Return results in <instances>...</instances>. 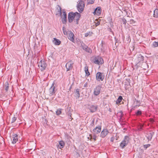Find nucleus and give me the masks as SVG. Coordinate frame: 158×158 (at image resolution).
Wrapping results in <instances>:
<instances>
[{
	"mask_svg": "<svg viewBox=\"0 0 158 158\" xmlns=\"http://www.w3.org/2000/svg\"><path fill=\"white\" fill-rule=\"evenodd\" d=\"M81 14L80 13L75 12V13L73 12H70V23L72 22L73 21L76 23V24H78V21L81 17Z\"/></svg>",
	"mask_w": 158,
	"mask_h": 158,
	"instance_id": "obj_1",
	"label": "nucleus"
},
{
	"mask_svg": "<svg viewBox=\"0 0 158 158\" xmlns=\"http://www.w3.org/2000/svg\"><path fill=\"white\" fill-rule=\"evenodd\" d=\"M78 11L81 13L84 10L85 4L84 1L82 0L78 1L77 6Z\"/></svg>",
	"mask_w": 158,
	"mask_h": 158,
	"instance_id": "obj_2",
	"label": "nucleus"
},
{
	"mask_svg": "<svg viewBox=\"0 0 158 158\" xmlns=\"http://www.w3.org/2000/svg\"><path fill=\"white\" fill-rule=\"evenodd\" d=\"M130 138L127 136H125L124 138V139L121 142L120 144V146L122 148H123L126 147L129 143Z\"/></svg>",
	"mask_w": 158,
	"mask_h": 158,
	"instance_id": "obj_3",
	"label": "nucleus"
},
{
	"mask_svg": "<svg viewBox=\"0 0 158 158\" xmlns=\"http://www.w3.org/2000/svg\"><path fill=\"white\" fill-rule=\"evenodd\" d=\"M56 9L58 10V13L60 14L61 17H67V15L66 12L64 11L63 10H62V12L61 7L59 5L57 6Z\"/></svg>",
	"mask_w": 158,
	"mask_h": 158,
	"instance_id": "obj_4",
	"label": "nucleus"
},
{
	"mask_svg": "<svg viewBox=\"0 0 158 158\" xmlns=\"http://www.w3.org/2000/svg\"><path fill=\"white\" fill-rule=\"evenodd\" d=\"M47 65L45 62L42 60H41L38 63V66L40 69L41 71H43L45 69Z\"/></svg>",
	"mask_w": 158,
	"mask_h": 158,
	"instance_id": "obj_5",
	"label": "nucleus"
},
{
	"mask_svg": "<svg viewBox=\"0 0 158 158\" xmlns=\"http://www.w3.org/2000/svg\"><path fill=\"white\" fill-rule=\"evenodd\" d=\"M104 78V76L101 72H98L96 74V79L98 81H102Z\"/></svg>",
	"mask_w": 158,
	"mask_h": 158,
	"instance_id": "obj_6",
	"label": "nucleus"
},
{
	"mask_svg": "<svg viewBox=\"0 0 158 158\" xmlns=\"http://www.w3.org/2000/svg\"><path fill=\"white\" fill-rule=\"evenodd\" d=\"M101 89V87L100 85H98L94 89V94L95 96H98L99 94Z\"/></svg>",
	"mask_w": 158,
	"mask_h": 158,
	"instance_id": "obj_7",
	"label": "nucleus"
},
{
	"mask_svg": "<svg viewBox=\"0 0 158 158\" xmlns=\"http://www.w3.org/2000/svg\"><path fill=\"white\" fill-rule=\"evenodd\" d=\"M94 62L95 64L99 65L102 64L103 63V61L102 58L98 56L95 58Z\"/></svg>",
	"mask_w": 158,
	"mask_h": 158,
	"instance_id": "obj_8",
	"label": "nucleus"
},
{
	"mask_svg": "<svg viewBox=\"0 0 158 158\" xmlns=\"http://www.w3.org/2000/svg\"><path fill=\"white\" fill-rule=\"evenodd\" d=\"M109 133L108 130L106 129H104L101 131L100 134V137L104 138Z\"/></svg>",
	"mask_w": 158,
	"mask_h": 158,
	"instance_id": "obj_9",
	"label": "nucleus"
},
{
	"mask_svg": "<svg viewBox=\"0 0 158 158\" xmlns=\"http://www.w3.org/2000/svg\"><path fill=\"white\" fill-rule=\"evenodd\" d=\"M54 83L53 82L52 84L51 87L49 89V95L51 96L54 94L55 93V87L54 86Z\"/></svg>",
	"mask_w": 158,
	"mask_h": 158,
	"instance_id": "obj_10",
	"label": "nucleus"
},
{
	"mask_svg": "<svg viewBox=\"0 0 158 158\" xmlns=\"http://www.w3.org/2000/svg\"><path fill=\"white\" fill-rule=\"evenodd\" d=\"M101 126L96 127L93 130L94 134H97L101 131Z\"/></svg>",
	"mask_w": 158,
	"mask_h": 158,
	"instance_id": "obj_11",
	"label": "nucleus"
},
{
	"mask_svg": "<svg viewBox=\"0 0 158 158\" xmlns=\"http://www.w3.org/2000/svg\"><path fill=\"white\" fill-rule=\"evenodd\" d=\"M154 135V132H153L148 133L146 134V137H147V139L148 141L151 140L152 138Z\"/></svg>",
	"mask_w": 158,
	"mask_h": 158,
	"instance_id": "obj_12",
	"label": "nucleus"
},
{
	"mask_svg": "<svg viewBox=\"0 0 158 158\" xmlns=\"http://www.w3.org/2000/svg\"><path fill=\"white\" fill-rule=\"evenodd\" d=\"M12 138L13 139L12 143L13 144L15 143L18 141V136L17 134H14L12 135Z\"/></svg>",
	"mask_w": 158,
	"mask_h": 158,
	"instance_id": "obj_13",
	"label": "nucleus"
},
{
	"mask_svg": "<svg viewBox=\"0 0 158 158\" xmlns=\"http://www.w3.org/2000/svg\"><path fill=\"white\" fill-rule=\"evenodd\" d=\"M74 37L75 36L73 33L72 31H70V40L75 43Z\"/></svg>",
	"mask_w": 158,
	"mask_h": 158,
	"instance_id": "obj_14",
	"label": "nucleus"
},
{
	"mask_svg": "<svg viewBox=\"0 0 158 158\" xmlns=\"http://www.w3.org/2000/svg\"><path fill=\"white\" fill-rule=\"evenodd\" d=\"M101 13V9L100 7H98L96 8L94 12V14H95L97 15L100 14Z\"/></svg>",
	"mask_w": 158,
	"mask_h": 158,
	"instance_id": "obj_15",
	"label": "nucleus"
},
{
	"mask_svg": "<svg viewBox=\"0 0 158 158\" xmlns=\"http://www.w3.org/2000/svg\"><path fill=\"white\" fill-rule=\"evenodd\" d=\"M97 106H94L92 105L90 106L89 108V110L90 111V112H95L97 110Z\"/></svg>",
	"mask_w": 158,
	"mask_h": 158,
	"instance_id": "obj_16",
	"label": "nucleus"
},
{
	"mask_svg": "<svg viewBox=\"0 0 158 158\" xmlns=\"http://www.w3.org/2000/svg\"><path fill=\"white\" fill-rule=\"evenodd\" d=\"M53 42L56 45H59L61 43V41L58 39L56 38H53Z\"/></svg>",
	"mask_w": 158,
	"mask_h": 158,
	"instance_id": "obj_17",
	"label": "nucleus"
},
{
	"mask_svg": "<svg viewBox=\"0 0 158 158\" xmlns=\"http://www.w3.org/2000/svg\"><path fill=\"white\" fill-rule=\"evenodd\" d=\"M74 96L77 98H78L80 97L79 89H76L75 91L74 92Z\"/></svg>",
	"mask_w": 158,
	"mask_h": 158,
	"instance_id": "obj_18",
	"label": "nucleus"
},
{
	"mask_svg": "<svg viewBox=\"0 0 158 158\" xmlns=\"http://www.w3.org/2000/svg\"><path fill=\"white\" fill-rule=\"evenodd\" d=\"M64 145V143L63 141H61L59 142V144L58 145V148L61 149L63 148Z\"/></svg>",
	"mask_w": 158,
	"mask_h": 158,
	"instance_id": "obj_19",
	"label": "nucleus"
},
{
	"mask_svg": "<svg viewBox=\"0 0 158 158\" xmlns=\"http://www.w3.org/2000/svg\"><path fill=\"white\" fill-rule=\"evenodd\" d=\"M84 70L86 73V75L89 76L90 75V73L88 71V67L86 65L84 68Z\"/></svg>",
	"mask_w": 158,
	"mask_h": 158,
	"instance_id": "obj_20",
	"label": "nucleus"
},
{
	"mask_svg": "<svg viewBox=\"0 0 158 158\" xmlns=\"http://www.w3.org/2000/svg\"><path fill=\"white\" fill-rule=\"evenodd\" d=\"M123 99V98L121 96H119L117 100L116 101V103L117 104H119L122 101Z\"/></svg>",
	"mask_w": 158,
	"mask_h": 158,
	"instance_id": "obj_21",
	"label": "nucleus"
},
{
	"mask_svg": "<svg viewBox=\"0 0 158 158\" xmlns=\"http://www.w3.org/2000/svg\"><path fill=\"white\" fill-rule=\"evenodd\" d=\"M153 15L154 17H158V9H156L154 10Z\"/></svg>",
	"mask_w": 158,
	"mask_h": 158,
	"instance_id": "obj_22",
	"label": "nucleus"
},
{
	"mask_svg": "<svg viewBox=\"0 0 158 158\" xmlns=\"http://www.w3.org/2000/svg\"><path fill=\"white\" fill-rule=\"evenodd\" d=\"M80 42L81 46V47L82 49L85 50L86 49V48L88 47V46L84 44L82 42Z\"/></svg>",
	"mask_w": 158,
	"mask_h": 158,
	"instance_id": "obj_23",
	"label": "nucleus"
},
{
	"mask_svg": "<svg viewBox=\"0 0 158 158\" xmlns=\"http://www.w3.org/2000/svg\"><path fill=\"white\" fill-rule=\"evenodd\" d=\"M138 60L139 62L143 61L144 60V57L141 55H139L138 58Z\"/></svg>",
	"mask_w": 158,
	"mask_h": 158,
	"instance_id": "obj_24",
	"label": "nucleus"
},
{
	"mask_svg": "<svg viewBox=\"0 0 158 158\" xmlns=\"http://www.w3.org/2000/svg\"><path fill=\"white\" fill-rule=\"evenodd\" d=\"M61 18H62L61 20L62 23L64 24L65 23L67 22V17H64Z\"/></svg>",
	"mask_w": 158,
	"mask_h": 158,
	"instance_id": "obj_25",
	"label": "nucleus"
},
{
	"mask_svg": "<svg viewBox=\"0 0 158 158\" xmlns=\"http://www.w3.org/2000/svg\"><path fill=\"white\" fill-rule=\"evenodd\" d=\"M63 32L64 34L65 35H68L67 31H66V28L65 27H63Z\"/></svg>",
	"mask_w": 158,
	"mask_h": 158,
	"instance_id": "obj_26",
	"label": "nucleus"
},
{
	"mask_svg": "<svg viewBox=\"0 0 158 158\" xmlns=\"http://www.w3.org/2000/svg\"><path fill=\"white\" fill-rule=\"evenodd\" d=\"M5 90L6 92L9 89V84L7 82H6L5 83Z\"/></svg>",
	"mask_w": 158,
	"mask_h": 158,
	"instance_id": "obj_27",
	"label": "nucleus"
},
{
	"mask_svg": "<svg viewBox=\"0 0 158 158\" xmlns=\"http://www.w3.org/2000/svg\"><path fill=\"white\" fill-rule=\"evenodd\" d=\"M92 34V32L89 31L87 33H85V37H87L89 35L91 36V35Z\"/></svg>",
	"mask_w": 158,
	"mask_h": 158,
	"instance_id": "obj_28",
	"label": "nucleus"
},
{
	"mask_svg": "<svg viewBox=\"0 0 158 158\" xmlns=\"http://www.w3.org/2000/svg\"><path fill=\"white\" fill-rule=\"evenodd\" d=\"M94 0H87V4H93L94 2Z\"/></svg>",
	"mask_w": 158,
	"mask_h": 158,
	"instance_id": "obj_29",
	"label": "nucleus"
},
{
	"mask_svg": "<svg viewBox=\"0 0 158 158\" xmlns=\"http://www.w3.org/2000/svg\"><path fill=\"white\" fill-rule=\"evenodd\" d=\"M126 82H125L126 85H130V80L129 78H128L126 79Z\"/></svg>",
	"mask_w": 158,
	"mask_h": 158,
	"instance_id": "obj_30",
	"label": "nucleus"
},
{
	"mask_svg": "<svg viewBox=\"0 0 158 158\" xmlns=\"http://www.w3.org/2000/svg\"><path fill=\"white\" fill-rule=\"evenodd\" d=\"M85 51L89 53H91L92 52L91 49L89 47L87 48H86V49L85 50Z\"/></svg>",
	"mask_w": 158,
	"mask_h": 158,
	"instance_id": "obj_31",
	"label": "nucleus"
},
{
	"mask_svg": "<svg viewBox=\"0 0 158 158\" xmlns=\"http://www.w3.org/2000/svg\"><path fill=\"white\" fill-rule=\"evenodd\" d=\"M152 45L154 47H156L158 46V43L156 42V41L154 42L153 44Z\"/></svg>",
	"mask_w": 158,
	"mask_h": 158,
	"instance_id": "obj_32",
	"label": "nucleus"
},
{
	"mask_svg": "<svg viewBox=\"0 0 158 158\" xmlns=\"http://www.w3.org/2000/svg\"><path fill=\"white\" fill-rule=\"evenodd\" d=\"M89 136L91 137V139H93L95 141V140L96 138L97 137L96 136V134H94L93 136H92L91 135H90Z\"/></svg>",
	"mask_w": 158,
	"mask_h": 158,
	"instance_id": "obj_33",
	"label": "nucleus"
},
{
	"mask_svg": "<svg viewBox=\"0 0 158 158\" xmlns=\"http://www.w3.org/2000/svg\"><path fill=\"white\" fill-rule=\"evenodd\" d=\"M135 114L137 115H140L142 114V112L141 111L138 110L136 112H135Z\"/></svg>",
	"mask_w": 158,
	"mask_h": 158,
	"instance_id": "obj_34",
	"label": "nucleus"
},
{
	"mask_svg": "<svg viewBox=\"0 0 158 158\" xmlns=\"http://www.w3.org/2000/svg\"><path fill=\"white\" fill-rule=\"evenodd\" d=\"M61 112L60 110H58L56 112V114L58 115L60 114H61Z\"/></svg>",
	"mask_w": 158,
	"mask_h": 158,
	"instance_id": "obj_35",
	"label": "nucleus"
},
{
	"mask_svg": "<svg viewBox=\"0 0 158 158\" xmlns=\"http://www.w3.org/2000/svg\"><path fill=\"white\" fill-rule=\"evenodd\" d=\"M65 67L67 69V71L69 70V64L68 63H66L65 65Z\"/></svg>",
	"mask_w": 158,
	"mask_h": 158,
	"instance_id": "obj_36",
	"label": "nucleus"
},
{
	"mask_svg": "<svg viewBox=\"0 0 158 158\" xmlns=\"http://www.w3.org/2000/svg\"><path fill=\"white\" fill-rule=\"evenodd\" d=\"M150 146V144H145L143 145V147L145 149H146L148 148Z\"/></svg>",
	"mask_w": 158,
	"mask_h": 158,
	"instance_id": "obj_37",
	"label": "nucleus"
},
{
	"mask_svg": "<svg viewBox=\"0 0 158 158\" xmlns=\"http://www.w3.org/2000/svg\"><path fill=\"white\" fill-rule=\"evenodd\" d=\"M16 119H17L16 117H13L12 119L11 123H14L16 121Z\"/></svg>",
	"mask_w": 158,
	"mask_h": 158,
	"instance_id": "obj_38",
	"label": "nucleus"
},
{
	"mask_svg": "<svg viewBox=\"0 0 158 158\" xmlns=\"http://www.w3.org/2000/svg\"><path fill=\"white\" fill-rule=\"evenodd\" d=\"M108 21L109 23L111 24L112 23H113L112 19H111L110 17L108 18Z\"/></svg>",
	"mask_w": 158,
	"mask_h": 158,
	"instance_id": "obj_39",
	"label": "nucleus"
},
{
	"mask_svg": "<svg viewBox=\"0 0 158 158\" xmlns=\"http://www.w3.org/2000/svg\"><path fill=\"white\" fill-rule=\"evenodd\" d=\"M122 21L123 23L124 24H125L127 23V21L126 19L124 18H123L122 19Z\"/></svg>",
	"mask_w": 158,
	"mask_h": 158,
	"instance_id": "obj_40",
	"label": "nucleus"
},
{
	"mask_svg": "<svg viewBox=\"0 0 158 158\" xmlns=\"http://www.w3.org/2000/svg\"><path fill=\"white\" fill-rule=\"evenodd\" d=\"M73 64V63L71 61H70V67H69L70 70L72 69V67L71 65L72 64Z\"/></svg>",
	"mask_w": 158,
	"mask_h": 158,
	"instance_id": "obj_41",
	"label": "nucleus"
},
{
	"mask_svg": "<svg viewBox=\"0 0 158 158\" xmlns=\"http://www.w3.org/2000/svg\"><path fill=\"white\" fill-rule=\"evenodd\" d=\"M100 24V22H98L97 23H95V25L96 26H97Z\"/></svg>",
	"mask_w": 158,
	"mask_h": 158,
	"instance_id": "obj_42",
	"label": "nucleus"
},
{
	"mask_svg": "<svg viewBox=\"0 0 158 158\" xmlns=\"http://www.w3.org/2000/svg\"><path fill=\"white\" fill-rule=\"evenodd\" d=\"M87 82H86L84 85V87H86L87 86Z\"/></svg>",
	"mask_w": 158,
	"mask_h": 158,
	"instance_id": "obj_43",
	"label": "nucleus"
},
{
	"mask_svg": "<svg viewBox=\"0 0 158 158\" xmlns=\"http://www.w3.org/2000/svg\"><path fill=\"white\" fill-rule=\"evenodd\" d=\"M120 113H121V115L120 116V118H121V117H122L123 112L122 111H120Z\"/></svg>",
	"mask_w": 158,
	"mask_h": 158,
	"instance_id": "obj_44",
	"label": "nucleus"
},
{
	"mask_svg": "<svg viewBox=\"0 0 158 158\" xmlns=\"http://www.w3.org/2000/svg\"><path fill=\"white\" fill-rule=\"evenodd\" d=\"M143 127V125H140V128H140V129H142V127Z\"/></svg>",
	"mask_w": 158,
	"mask_h": 158,
	"instance_id": "obj_45",
	"label": "nucleus"
},
{
	"mask_svg": "<svg viewBox=\"0 0 158 158\" xmlns=\"http://www.w3.org/2000/svg\"><path fill=\"white\" fill-rule=\"evenodd\" d=\"M135 101H136V102H137V104H138L139 103V102L138 100H136L135 99Z\"/></svg>",
	"mask_w": 158,
	"mask_h": 158,
	"instance_id": "obj_46",
	"label": "nucleus"
},
{
	"mask_svg": "<svg viewBox=\"0 0 158 158\" xmlns=\"http://www.w3.org/2000/svg\"><path fill=\"white\" fill-rule=\"evenodd\" d=\"M68 20H69V13L68 14Z\"/></svg>",
	"mask_w": 158,
	"mask_h": 158,
	"instance_id": "obj_47",
	"label": "nucleus"
},
{
	"mask_svg": "<svg viewBox=\"0 0 158 158\" xmlns=\"http://www.w3.org/2000/svg\"><path fill=\"white\" fill-rule=\"evenodd\" d=\"M94 120H93L92 121V123H94Z\"/></svg>",
	"mask_w": 158,
	"mask_h": 158,
	"instance_id": "obj_48",
	"label": "nucleus"
},
{
	"mask_svg": "<svg viewBox=\"0 0 158 158\" xmlns=\"http://www.w3.org/2000/svg\"><path fill=\"white\" fill-rule=\"evenodd\" d=\"M71 116H70V118H69V119H70L71 118Z\"/></svg>",
	"mask_w": 158,
	"mask_h": 158,
	"instance_id": "obj_49",
	"label": "nucleus"
}]
</instances>
